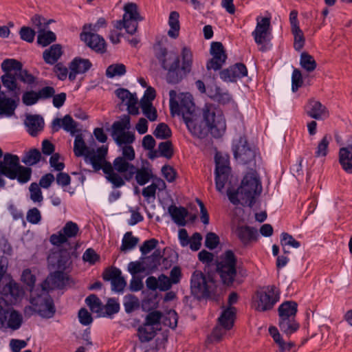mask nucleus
I'll return each mask as SVG.
<instances>
[{"label": "nucleus", "instance_id": "nucleus-1", "mask_svg": "<svg viewBox=\"0 0 352 352\" xmlns=\"http://www.w3.org/2000/svg\"><path fill=\"white\" fill-rule=\"evenodd\" d=\"M122 151V155L117 157L113 162L110 163L107 161L104 157V162L102 163L101 169L103 170L106 179L115 188H119L124 185L121 175L126 173L128 177H131L134 170V165L131 162L135 159V151L132 146L123 145L119 146Z\"/></svg>", "mask_w": 352, "mask_h": 352}, {"label": "nucleus", "instance_id": "nucleus-2", "mask_svg": "<svg viewBox=\"0 0 352 352\" xmlns=\"http://www.w3.org/2000/svg\"><path fill=\"white\" fill-rule=\"evenodd\" d=\"M182 67L179 68V58L177 53L168 52L166 49H161L157 56L162 67L167 71L166 80L168 82L175 84L183 78L182 71L189 72L192 65V55L190 49L184 47L182 51Z\"/></svg>", "mask_w": 352, "mask_h": 352}, {"label": "nucleus", "instance_id": "nucleus-3", "mask_svg": "<svg viewBox=\"0 0 352 352\" xmlns=\"http://www.w3.org/2000/svg\"><path fill=\"white\" fill-rule=\"evenodd\" d=\"M262 191L261 183L255 172L245 175L240 187L236 192L228 188V197L230 202L234 205L241 204L252 206L255 198L260 195Z\"/></svg>", "mask_w": 352, "mask_h": 352}, {"label": "nucleus", "instance_id": "nucleus-4", "mask_svg": "<svg viewBox=\"0 0 352 352\" xmlns=\"http://www.w3.org/2000/svg\"><path fill=\"white\" fill-rule=\"evenodd\" d=\"M88 144L85 142L82 134H78L75 137L74 142V153L76 157L83 156L85 162L90 164L95 171L101 170L102 163L104 162V157H107L108 148L102 146L94 150L92 147L95 143L92 136Z\"/></svg>", "mask_w": 352, "mask_h": 352}, {"label": "nucleus", "instance_id": "nucleus-5", "mask_svg": "<svg viewBox=\"0 0 352 352\" xmlns=\"http://www.w3.org/2000/svg\"><path fill=\"white\" fill-rule=\"evenodd\" d=\"M19 162L17 155L5 154L3 160L0 161V174L11 179H17L22 184L28 182L30 179L32 170L30 168L21 166Z\"/></svg>", "mask_w": 352, "mask_h": 352}, {"label": "nucleus", "instance_id": "nucleus-6", "mask_svg": "<svg viewBox=\"0 0 352 352\" xmlns=\"http://www.w3.org/2000/svg\"><path fill=\"white\" fill-rule=\"evenodd\" d=\"M192 292L198 297L214 298L220 291L213 277L208 275L206 277L200 271H195L191 277Z\"/></svg>", "mask_w": 352, "mask_h": 352}, {"label": "nucleus", "instance_id": "nucleus-7", "mask_svg": "<svg viewBox=\"0 0 352 352\" xmlns=\"http://www.w3.org/2000/svg\"><path fill=\"white\" fill-rule=\"evenodd\" d=\"M170 109L173 116L182 115L183 120L190 116L199 111L196 109L193 102L192 96L189 93H181L177 94L174 90H170Z\"/></svg>", "mask_w": 352, "mask_h": 352}, {"label": "nucleus", "instance_id": "nucleus-8", "mask_svg": "<svg viewBox=\"0 0 352 352\" xmlns=\"http://www.w3.org/2000/svg\"><path fill=\"white\" fill-rule=\"evenodd\" d=\"M210 133L215 138L222 135L226 129V123L222 111L213 104H206L201 110Z\"/></svg>", "mask_w": 352, "mask_h": 352}, {"label": "nucleus", "instance_id": "nucleus-9", "mask_svg": "<svg viewBox=\"0 0 352 352\" xmlns=\"http://www.w3.org/2000/svg\"><path fill=\"white\" fill-rule=\"evenodd\" d=\"M122 19L114 22V28L118 30L124 29L129 34H134L138 29V22L143 20L138 6L134 3H127L124 6Z\"/></svg>", "mask_w": 352, "mask_h": 352}, {"label": "nucleus", "instance_id": "nucleus-10", "mask_svg": "<svg viewBox=\"0 0 352 352\" xmlns=\"http://www.w3.org/2000/svg\"><path fill=\"white\" fill-rule=\"evenodd\" d=\"M279 300V292L274 285H269L258 291L252 300V307L258 311L272 309Z\"/></svg>", "mask_w": 352, "mask_h": 352}, {"label": "nucleus", "instance_id": "nucleus-11", "mask_svg": "<svg viewBox=\"0 0 352 352\" xmlns=\"http://www.w3.org/2000/svg\"><path fill=\"white\" fill-rule=\"evenodd\" d=\"M236 264V257L231 250H227L219 256L217 261V271L224 284L230 285L234 280Z\"/></svg>", "mask_w": 352, "mask_h": 352}, {"label": "nucleus", "instance_id": "nucleus-12", "mask_svg": "<svg viewBox=\"0 0 352 352\" xmlns=\"http://www.w3.org/2000/svg\"><path fill=\"white\" fill-rule=\"evenodd\" d=\"M255 43L260 46L261 51L269 49L272 38V28L270 17H257L255 30L252 33Z\"/></svg>", "mask_w": 352, "mask_h": 352}, {"label": "nucleus", "instance_id": "nucleus-13", "mask_svg": "<svg viewBox=\"0 0 352 352\" xmlns=\"http://www.w3.org/2000/svg\"><path fill=\"white\" fill-rule=\"evenodd\" d=\"M32 294L30 303L35 307L36 313L43 318H50L55 313L53 300L47 294V290H43L41 294Z\"/></svg>", "mask_w": 352, "mask_h": 352}, {"label": "nucleus", "instance_id": "nucleus-14", "mask_svg": "<svg viewBox=\"0 0 352 352\" xmlns=\"http://www.w3.org/2000/svg\"><path fill=\"white\" fill-rule=\"evenodd\" d=\"M130 127V119L128 116H125L121 121L116 122L113 124L112 137L119 146L129 145L134 142V134L126 131Z\"/></svg>", "mask_w": 352, "mask_h": 352}, {"label": "nucleus", "instance_id": "nucleus-15", "mask_svg": "<svg viewBox=\"0 0 352 352\" xmlns=\"http://www.w3.org/2000/svg\"><path fill=\"white\" fill-rule=\"evenodd\" d=\"M184 122L188 131L195 138L204 139L210 133L201 111H198L189 117L186 116Z\"/></svg>", "mask_w": 352, "mask_h": 352}, {"label": "nucleus", "instance_id": "nucleus-16", "mask_svg": "<svg viewBox=\"0 0 352 352\" xmlns=\"http://www.w3.org/2000/svg\"><path fill=\"white\" fill-rule=\"evenodd\" d=\"M233 152L235 159L241 164H249L254 161L256 153L248 145L245 138L241 137L234 143Z\"/></svg>", "mask_w": 352, "mask_h": 352}, {"label": "nucleus", "instance_id": "nucleus-17", "mask_svg": "<svg viewBox=\"0 0 352 352\" xmlns=\"http://www.w3.org/2000/svg\"><path fill=\"white\" fill-rule=\"evenodd\" d=\"M160 251L155 250L151 257H146L142 261L131 262L128 265V270L132 274L145 272L148 270H153L160 263Z\"/></svg>", "mask_w": 352, "mask_h": 352}, {"label": "nucleus", "instance_id": "nucleus-18", "mask_svg": "<svg viewBox=\"0 0 352 352\" xmlns=\"http://www.w3.org/2000/svg\"><path fill=\"white\" fill-rule=\"evenodd\" d=\"M48 263L51 270L66 272L71 265L70 254L67 250L52 252L48 256Z\"/></svg>", "mask_w": 352, "mask_h": 352}, {"label": "nucleus", "instance_id": "nucleus-19", "mask_svg": "<svg viewBox=\"0 0 352 352\" xmlns=\"http://www.w3.org/2000/svg\"><path fill=\"white\" fill-rule=\"evenodd\" d=\"M23 323V316L18 311L6 307L3 315L0 320L1 329H10L15 331L19 329Z\"/></svg>", "mask_w": 352, "mask_h": 352}, {"label": "nucleus", "instance_id": "nucleus-20", "mask_svg": "<svg viewBox=\"0 0 352 352\" xmlns=\"http://www.w3.org/2000/svg\"><path fill=\"white\" fill-rule=\"evenodd\" d=\"M79 232L78 225L73 221H68L64 227L50 236V242L55 245H60L67 241L68 239L77 236Z\"/></svg>", "mask_w": 352, "mask_h": 352}, {"label": "nucleus", "instance_id": "nucleus-21", "mask_svg": "<svg viewBox=\"0 0 352 352\" xmlns=\"http://www.w3.org/2000/svg\"><path fill=\"white\" fill-rule=\"evenodd\" d=\"M210 54L212 58L208 62V69H219L226 62V55L223 46L220 42H212L210 47Z\"/></svg>", "mask_w": 352, "mask_h": 352}, {"label": "nucleus", "instance_id": "nucleus-22", "mask_svg": "<svg viewBox=\"0 0 352 352\" xmlns=\"http://www.w3.org/2000/svg\"><path fill=\"white\" fill-rule=\"evenodd\" d=\"M0 293L9 298L12 303H16L20 300L23 296V291L12 279L3 281V286L0 287Z\"/></svg>", "mask_w": 352, "mask_h": 352}, {"label": "nucleus", "instance_id": "nucleus-23", "mask_svg": "<svg viewBox=\"0 0 352 352\" xmlns=\"http://www.w3.org/2000/svg\"><path fill=\"white\" fill-rule=\"evenodd\" d=\"M103 278L111 281V289L116 292H122L126 285L124 277L122 276L121 271L116 267H111L105 270Z\"/></svg>", "mask_w": 352, "mask_h": 352}, {"label": "nucleus", "instance_id": "nucleus-24", "mask_svg": "<svg viewBox=\"0 0 352 352\" xmlns=\"http://www.w3.org/2000/svg\"><path fill=\"white\" fill-rule=\"evenodd\" d=\"M68 281L67 272L54 270L47 276L42 284V290H50L60 288L64 286Z\"/></svg>", "mask_w": 352, "mask_h": 352}, {"label": "nucleus", "instance_id": "nucleus-25", "mask_svg": "<svg viewBox=\"0 0 352 352\" xmlns=\"http://www.w3.org/2000/svg\"><path fill=\"white\" fill-rule=\"evenodd\" d=\"M306 113L311 118L323 120L329 116L327 108L320 101L314 99L309 100L305 107Z\"/></svg>", "mask_w": 352, "mask_h": 352}, {"label": "nucleus", "instance_id": "nucleus-26", "mask_svg": "<svg viewBox=\"0 0 352 352\" xmlns=\"http://www.w3.org/2000/svg\"><path fill=\"white\" fill-rule=\"evenodd\" d=\"M117 97L127 106V110L132 115H138L139 113V108L138 106V98L135 94L130 93L127 89H118L116 91Z\"/></svg>", "mask_w": 352, "mask_h": 352}, {"label": "nucleus", "instance_id": "nucleus-27", "mask_svg": "<svg viewBox=\"0 0 352 352\" xmlns=\"http://www.w3.org/2000/svg\"><path fill=\"white\" fill-rule=\"evenodd\" d=\"M248 69L245 65L236 63L220 72V78L226 82H234L238 78L247 76Z\"/></svg>", "mask_w": 352, "mask_h": 352}, {"label": "nucleus", "instance_id": "nucleus-28", "mask_svg": "<svg viewBox=\"0 0 352 352\" xmlns=\"http://www.w3.org/2000/svg\"><path fill=\"white\" fill-rule=\"evenodd\" d=\"M132 175L129 178L126 173H122L120 175L122 177L123 180L130 181L134 177L137 183L140 186H144L153 178V171L149 166H142L137 168L134 166V170L132 171Z\"/></svg>", "mask_w": 352, "mask_h": 352}, {"label": "nucleus", "instance_id": "nucleus-29", "mask_svg": "<svg viewBox=\"0 0 352 352\" xmlns=\"http://www.w3.org/2000/svg\"><path fill=\"white\" fill-rule=\"evenodd\" d=\"M81 40L84 41L87 45L98 52H104L106 48V43L100 35L89 32L83 31L80 34Z\"/></svg>", "mask_w": 352, "mask_h": 352}, {"label": "nucleus", "instance_id": "nucleus-30", "mask_svg": "<svg viewBox=\"0 0 352 352\" xmlns=\"http://www.w3.org/2000/svg\"><path fill=\"white\" fill-rule=\"evenodd\" d=\"M52 128L54 131H58L60 128H63L71 135H74L80 131L78 124L69 115L65 116L62 119H54L52 123Z\"/></svg>", "mask_w": 352, "mask_h": 352}, {"label": "nucleus", "instance_id": "nucleus-31", "mask_svg": "<svg viewBox=\"0 0 352 352\" xmlns=\"http://www.w3.org/2000/svg\"><path fill=\"white\" fill-rule=\"evenodd\" d=\"M146 287L153 291L159 289L160 291H167L172 287L170 278L164 275L161 274L156 278L155 276H149L146 280Z\"/></svg>", "mask_w": 352, "mask_h": 352}, {"label": "nucleus", "instance_id": "nucleus-32", "mask_svg": "<svg viewBox=\"0 0 352 352\" xmlns=\"http://www.w3.org/2000/svg\"><path fill=\"white\" fill-rule=\"evenodd\" d=\"M91 66V64L88 59L75 58L69 64V79L74 80L77 74H84Z\"/></svg>", "mask_w": 352, "mask_h": 352}, {"label": "nucleus", "instance_id": "nucleus-33", "mask_svg": "<svg viewBox=\"0 0 352 352\" xmlns=\"http://www.w3.org/2000/svg\"><path fill=\"white\" fill-rule=\"evenodd\" d=\"M19 98L13 96L8 97L6 94L0 91V115L10 116L14 114L15 109L17 107Z\"/></svg>", "mask_w": 352, "mask_h": 352}, {"label": "nucleus", "instance_id": "nucleus-34", "mask_svg": "<svg viewBox=\"0 0 352 352\" xmlns=\"http://www.w3.org/2000/svg\"><path fill=\"white\" fill-rule=\"evenodd\" d=\"M232 232L241 242L245 245L256 239L257 236V230L247 226H238L233 229Z\"/></svg>", "mask_w": 352, "mask_h": 352}, {"label": "nucleus", "instance_id": "nucleus-35", "mask_svg": "<svg viewBox=\"0 0 352 352\" xmlns=\"http://www.w3.org/2000/svg\"><path fill=\"white\" fill-rule=\"evenodd\" d=\"M338 161L345 172L352 173V143L340 148Z\"/></svg>", "mask_w": 352, "mask_h": 352}, {"label": "nucleus", "instance_id": "nucleus-36", "mask_svg": "<svg viewBox=\"0 0 352 352\" xmlns=\"http://www.w3.org/2000/svg\"><path fill=\"white\" fill-rule=\"evenodd\" d=\"M168 212L173 221L177 225L179 226H184L186 225V218L187 217L188 212L185 208L171 205L168 207Z\"/></svg>", "mask_w": 352, "mask_h": 352}, {"label": "nucleus", "instance_id": "nucleus-37", "mask_svg": "<svg viewBox=\"0 0 352 352\" xmlns=\"http://www.w3.org/2000/svg\"><path fill=\"white\" fill-rule=\"evenodd\" d=\"M208 95L213 100L222 104H229L232 101V97L228 92L222 90L217 86L208 88Z\"/></svg>", "mask_w": 352, "mask_h": 352}, {"label": "nucleus", "instance_id": "nucleus-38", "mask_svg": "<svg viewBox=\"0 0 352 352\" xmlns=\"http://www.w3.org/2000/svg\"><path fill=\"white\" fill-rule=\"evenodd\" d=\"M25 123L28 132L32 135H35L38 131H41L44 124L42 117L37 115L27 116Z\"/></svg>", "mask_w": 352, "mask_h": 352}, {"label": "nucleus", "instance_id": "nucleus-39", "mask_svg": "<svg viewBox=\"0 0 352 352\" xmlns=\"http://www.w3.org/2000/svg\"><path fill=\"white\" fill-rule=\"evenodd\" d=\"M236 309L228 307L224 309L218 318V324L226 329H231L234 324Z\"/></svg>", "mask_w": 352, "mask_h": 352}, {"label": "nucleus", "instance_id": "nucleus-40", "mask_svg": "<svg viewBox=\"0 0 352 352\" xmlns=\"http://www.w3.org/2000/svg\"><path fill=\"white\" fill-rule=\"evenodd\" d=\"M219 180H217V173H215V184L217 190L220 192H223V189L225 187H227V190L228 188L231 189L230 186L234 182V177L231 175V171H223L219 174Z\"/></svg>", "mask_w": 352, "mask_h": 352}, {"label": "nucleus", "instance_id": "nucleus-41", "mask_svg": "<svg viewBox=\"0 0 352 352\" xmlns=\"http://www.w3.org/2000/svg\"><path fill=\"white\" fill-rule=\"evenodd\" d=\"M298 305L294 301H286L278 307L279 318H296Z\"/></svg>", "mask_w": 352, "mask_h": 352}, {"label": "nucleus", "instance_id": "nucleus-42", "mask_svg": "<svg viewBox=\"0 0 352 352\" xmlns=\"http://www.w3.org/2000/svg\"><path fill=\"white\" fill-rule=\"evenodd\" d=\"M215 173H217V180H219V173L223 171H231L228 154L217 153L215 155Z\"/></svg>", "mask_w": 352, "mask_h": 352}, {"label": "nucleus", "instance_id": "nucleus-43", "mask_svg": "<svg viewBox=\"0 0 352 352\" xmlns=\"http://www.w3.org/2000/svg\"><path fill=\"white\" fill-rule=\"evenodd\" d=\"M295 318H279L278 326L282 332L289 336L298 329L299 324Z\"/></svg>", "mask_w": 352, "mask_h": 352}, {"label": "nucleus", "instance_id": "nucleus-44", "mask_svg": "<svg viewBox=\"0 0 352 352\" xmlns=\"http://www.w3.org/2000/svg\"><path fill=\"white\" fill-rule=\"evenodd\" d=\"M17 79L15 75H3L1 77L3 85L12 91L14 97L18 99L21 94V89L17 84Z\"/></svg>", "mask_w": 352, "mask_h": 352}, {"label": "nucleus", "instance_id": "nucleus-45", "mask_svg": "<svg viewBox=\"0 0 352 352\" xmlns=\"http://www.w3.org/2000/svg\"><path fill=\"white\" fill-rule=\"evenodd\" d=\"M62 48L60 45H53L43 52V58L48 64H54L62 55Z\"/></svg>", "mask_w": 352, "mask_h": 352}, {"label": "nucleus", "instance_id": "nucleus-46", "mask_svg": "<svg viewBox=\"0 0 352 352\" xmlns=\"http://www.w3.org/2000/svg\"><path fill=\"white\" fill-rule=\"evenodd\" d=\"M21 67L22 64L15 59H6L1 63V68L6 73L4 75L16 76Z\"/></svg>", "mask_w": 352, "mask_h": 352}, {"label": "nucleus", "instance_id": "nucleus-47", "mask_svg": "<svg viewBox=\"0 0 352 352\" xmlns=\"http://www.w3.org/2000/svg\"><path fill=\"white\" fill-rule=\"evenodd\" d=\"M159 330L157 327L151 326V324H144L138 329V336L141 342H148L152 340L155 332Z\"/></svg>", "mask_w": 352, "mask_h": 352}, {"label": "nucleus", "instance_id": "nucleus-48", "mask_svg": "<svg viewBox=\"0 0 352 352\" xmlns=\"http://www.w3.org/2000/svg\"><path fill=\"white\" fill-rule=\"evenodd\" d=\"M85 302L92 312L96 313L98 316H104V305L96 295L91 294L89 296L85 299Z\"/></svg>", "mask_w": 352, "mask_h": 352}, {"label": "nucleus", "instance_id": "nucleus-49", "mask_svg": "<svg viewBox=\"0 0 352 352\" xmlns=\"http://www.w3.org/2000/svg\"><path fill=\"white\" fill-rule=\"evenodd\" d=\"M168 24L170 26V30L168 32V36L173 38H177L179 31V14L177 12H170Z\"/></svg>", "mask_w": 352, "mask_h": 352}, {"label": "nucleus", "instance_id": "nucleus-50", "mask_svg": "<svg viewBox=\"0 0 352 352\" xmlns=\"http://www.w3.org/2000/svg\"><path fill=\"white\" fill-rule=\"evenodd\" d=\"M300 66L308 72H311L316 68L317 64L314 57L307 52L300 55Z\"/></svg>", "mask_w": 352, "mask_h": 352}, {"label": "nucleus", "instance_id": "nucleus-51", "mask_svg": "<svg viewBox=\"0 0 352 352\" xmlns=\"http://www.w3.org/2000/svg\"><path fill=\"white\" fill-rule=\"evenodd\" d=\"M56 40V35L54 32L46 29H41L38 33L37 42L43 47L47 46Z\"/></svg>", "mask_w": 352, "mask_h": 352}, {"label": "nucleus", "instance_id": "nucleus-52", "mask_svg": "<svg viewBox=\"0 0 352 352\" xmlns=\"http://www.w3.org/2000/svg\"><path fill=\"white\" fill-rule=\"evenodd\" d=\"M126 73V67L122 63H116L109 65L106 70V75L108 78L121 76Z\"/></svg>", "mask_w": 352, "mask_h": 352}, {"label": "nucleus", "instance_id": "nucleus-53", "mask_svg": "<svg viewBox=\"0 0 352 352\" xmlns=\"http://www.w3.org/2000/svg\"><path fill=\"white\" fill-rule=\"evenodd\" d=\"M124 306L126 312L131 313L133 311L137 309L140 306V301L138 298L132 295L129 294L124 298Z\"/></svg>", "mask_w": 352, "mask_h": 352}, {"label": "nucleus", "instance_id": "nucleus-54", "mask_svg": "<svg viewBox=\"0 0 352 352\" xmlns=\"http://www.w3.org/2000/svg\"><path fill=\"white\" fill-rule=\"evenodd\" d=\"M138 243V239L133 236L132 233L126 232L122 239L121 250L126 251L133 249Z\"/></svg>", "mask_w": 352, "mask_h": 352}, {"label": "nucleus", "instance_id": "nucleus-55", "mask_svg": "<svg viewBox=\"0 0 352 352\" xmlns=\"http://www.w3.org/2000/svg\"><path fill=\"white\" fill-rule=\"evenodd\" d=\"M30 197L34 203L41 204L43 200V196L39 185L36 183H32L29 187Z\"/></svg>", "mask_w": 352, "mask_h": 352}, {"label": "nucleus", "instance_id": "nucleus-56", "mask_svg": "<svg viewBox=\"0 0 352 352\" xmlns=\"http://www.w3.org/2000/svg\"><path fill=\"white\" fill-rule=\"evenodd\" d=\"M331 139L330 136L324 135L319 142L316 151V156L317 157H325L327 155L328 146Z\"/></svg>", "mask_w": 352, "mask_h": 352}, {"label": "nucleus", "instance_id": "nucleus-57", "mask_svg": "<svg viewBox=\"0 0 352 352\" xmlns=\"http://www.w3.org/2000/svg\"><path fill=\"white\" fill-rule=\"evenodd\" d=\"M41 153L37 149H32L23 157L22 162L28 166H32L39 162Z\"/></svg>", "mask_w": 352, "mask_h": 352}, {"label": "nucleus", "instance_id": "nucleus-58", "mask_svg": "<svg viewBox=\"0 0 352 352\" xmlns=\"http://www.w3.org/2000/svg\"><path fill=\"white\" fill-rule=\"evenodd\" d=\"M153 134L157 138L166 139L171 136V131L167 124L160 123L157 126Z\"/></svg>", "mask_w": 352, "mask_h": 352}, {"label": "nucleus", "instance_id": "nucleus-59", "mask_svg": "<svg viewBox=\"0 0 352 352\" xmlns=\"http://www.w3.org/2000/svg\"><path fill=\"white\" fill-rule=\"evenodd\" d=\"M292 32L294 37V46L295 50H300L305 44V38L302 30L300 28L292 29Z\"/></svg>", "mask_w": 352, "mask_h": 352}, {"label": "nucleus", "instance_id": "nucleus-60", "mask_svg": "<svg viewBox=\"0 0 352 352\" xmlns=\"http://www.w3.org/2000/svg\"><path fill=\"white\" fill-rule=\"evenodd\" d=\"M280 244L283 248L287 245L294 248H298L300 247V243L297 241L292 235L286 232H283L281 234ZM284 252H287L285 250H284Z\"/></svg>", "mask_w": 352, "mask_h": 352}, {"label": "nucleus", "instance_id": "nucleus-61", "mask_svg": "<svg viewBox=\"0 0 352 352\" xmlns=\"http://www.w3.org/2000/svg\"><path fill=\"white\" fill-rule=\"evenodd\" d=\"M229 329H230L223 328L218 324V325L214 328L210 336H208V341L210 342L220 341L223 336L226 334V331Z\"/></svg>", "mask_w": 352, "mask_h": 352}, {"label": "nucleus", "instance_id": "nucleus-62", "mask_svg": "<svg viewBox=\"0 0 352 352\" xmlns=\"http://www.w3.org/2000/svg\"><path fill=\"white\" fill-rule=\"evenodd\" d=\"M162 318V314L160 311H154L149 313L146 318L145 324H151V326L157 327L160 330V320Z\"/></svg>", "mask_w": 352, "mask_h": 352}, {"label": "nucleus", "instance_id": "nucleus-63", "mask_svg": "<svg viewBox=\"0 0 352 352\" xmlns=\"http://www.w3.org/2000/svg\"><path fill=\"white\" fill-rule=\"evenodd\" d=\"M163 324L172 329H175L177 324V314L174 310H169L163 319Z\"/></svg>", "mask_w": 352, "mask_h": 352}, {"label": "nucleus", "instance_id": "nucleus-64", "mask_svg": "<svg viewBox=\"0 0 352 352\" xmlns=\"http://www.w3.org/2000/svg\"><path fill=\"white\" fill-rule=\"evenodd\" d=\"M120 305L114 299H109L106 305L103 307L105 316H110L119 311Z\"/></svg>", "mask_w": 352, "mask_h": 352}]
</instances>
